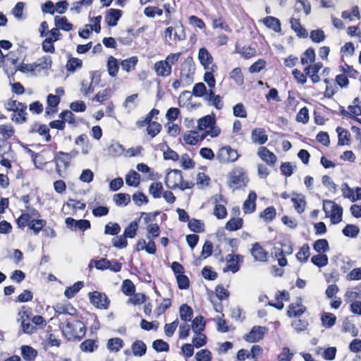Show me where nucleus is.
Returning <instances> with one entry per match:
<instances>
[{
	"instance_id": "c756f323",
	"label": "nucleus",
	"mask_w": 361,
	"mask_h": 361,
	"mask_svg": "<svg viewBox=\"0 0 361 361\" xmlns=\"http://www.w3.org/2000/svg\"><path fill=\"white\" fill-rule=\"evenodd\" d=\"M321 320L323 326L326 329H329L332 327L335 324L336 321V317L332 313L324 312L322 315Z\"/></svg>"
},
{
	"instance_id": "5701e85b",
	"label": "nucleus",
	"mask_w": 361,
	"mask_h": 361,
	"mask_svg": "<svg viewBox=\"0 0 361 361\" xmlns=\"http://www.w3.org/2000/svg\"><path fill=\"white\" fill-rule=\"evenodd\" d=\"M131 349L135 356L142 357L146 353L147 346L142 341L137 340L132 344Z\"/></svg>"
},
{
	"instance_id": "72a5a7b5",
	"label": "nucleus",
	"mask_w": 361,
	"mask_h": 361,
	"mask_svg": "<svg viewBox=\"0 0 361 361\" xmlns=\"http://www.w3.org/2000/svg\"><path fill=\"white\" fill-rule=\"evenodd\" d=\"M82 287L83 283L82 281H78L72 286L68 287L64 292V295L67 298L71 299L73 298Z\"/></svg>"
},
{
	"instance_id": "8fccbe9b",
	"label": "nucleus",
	"mask_w": 361,
	"mask_h": 361,
	"mask_svg": "<svg viewBox=\"0 0 361 361\" xmlns=\"http://www.w3.org/2000/svg\"><path fill=\"white\" fill-rule=\"evenodd\" d=\"M138 60L136 56H131L127 59L123 60L121 66L123 70L129 72L132 68H134Z\"/></svg>"
},
{
	"instance_id": "dca6fc26",
	"label": "nucleus",
	"mask_w": 361,
	"mask_h": 361,
	"mask_svg": "<svg viewBox=\"0 0 361 361\" xmlns=\"http://www.w3.org/2000/svg\"><path fill=\"white\" fill-rule=\"evenodd\" d=\"M251 255L255 261L265 262L268 252L259 243H255L251 249Z\"/></svg>"
},
{
	"instance_id": "0eeeda50",
	"label": "nucleus",
	"mask_w": 361,
	"mask_h": 361,
	"mask_svg": "<svg viewBox=\"0 0 361 361\" xmlns=\"http://www.w3.org/2000/svg\"><path fill=\"white\" fill-rule=\"evenodd\" d=\"M225 261L226 266L223 269V271H231L235 274L239 271L240 264L243 262V257L240 255L228 254Z\"/></svg>"
},
{
	"instance_id": "f3484780",
	"label": "nucleus",
	"mask_w": 361,
	"mask_h": 361,
	"mask_svg": "<svg viewBox=\"0 0 361 361\" xmlns=\"http://www.w3.org/2000/svg\"><path fill=\"white\" fill-rule=\"evenodd\" d=\"M121 15L122 11L121 10L111 8L105 16V20L109 26L114 27L117 25V22L121 17Z\"/></svg>"
},
{
	"instance_id": "ea45409f",
	"label": "nucleus",
	"mask_w": 361,
	"mask_h": 361,
	"mask_svg": "<svg viewBox=\"0 0 361 361\" xmlns=\"http://www.w3.org/2000/svg\"><path fill=\"white\" fill-rule=\"evenodd\" d=\"M147 234V240L154 239L157 238L160 234L159 226L157 224H151L147 226L146 228Z\"/></svg>"
},
{
	"instance_id": "2f4dec72",
	"label": "nucleus",
	"mask_w": 361,
	"mask_h": 361,
	"mask_svg": "<svg viewBox=\"0 0 361 361\" xmlns=\"http://www.w3.org/2000/svg\"><path fill=\"white\" fill-rule=\"evenodd\" d=\"M109 153L110 155L113 157H119L121 155H124L125 154V148L121 145L119 142H113L109 147Z\"/></svg>"
},
{
	"instance_id": "49530a36",
	"label": "nucleus",
	"mask_w": 361,
	"mask_h": 361,
	"mask_svg": "<svg viewBox=\"0 0 361 361\" xmlns=\"http://www.w3.org/2000/svg\"><path fill=\"white\" fill-rule=\"evenodd\" d=\"M343 209L341 206L336 204V208L330 213L331 221L332 224H338L342 221Z\"/></svg>"
},
{
	"instance_id": "a18cd8bd",
	"label": "nucleus",
	"mask_w": 361,
	"mask_h": 361,
	"mask_svg": "<svg viewBox=\"0 0 361 361\" xmlns=\"http://www.w3.org/2000/svg\"><path fill=\"white\" fill-rule=\"evenodd\" d=\"M314 250L319 252H325L329 250V243L326 239L317 240L313 244Z\"/></svg>"
},
{
	"instance_id": "de8ad7c7",
	"label": "nucleus",
	"mask_w": 361,
	"mask_h": 361,
	"mask_svg": "<svg viewBox=\"0 0 361 361\" xmlns=\"http://www.w3.org/2000/svg\"><path fill=\"white\" fill-rule=\"evenodd\" d=\"M310 255V248L307 244L302 246L300 251L297 253L296 257L301 262H307Z\"/></svg>"
},
{
	"instance_id": "6e6d98bb",
	"label": "nucleus",
	"mask_w": 361,
	"mask_h": 361,
	"mask_svg": "<svg viewBox=\"0 0 361 361\" xmlns=\"http://www.w3.org/2000/svg\"><path fill=\"white\" fill-rule=\"evenodd\" d=\"M138 228V224L136 221H133L125 228L123 235L126 238H133L135 236Z\"/></svg>"
},
{
	"instance_id": "338daca9",
	"label": "nucleus",
	"mask_w": 361,
	"mask_h": 361,
	"mask_svg": "<svg viewBox=\"0 0 361 361\" xmlns=\"http://www.w3.org/2000/svg\"><path fill=\"white\" fill-rule=\"evenodd\" d=\"M0 134L7 140L14 135V129L11 124L1 125L0 126Z\"/></svg>"
},
{
	"instance_id": "3c124183",
	"label": "nucleus",
	"mask_w": 361,
	"mask_h": 361,
	"mask_svg": "<svg viewBox=\"0 0 361 361\" xmlns=\"http://www.w3.org/2000/svg\"><path fill=\"white\" fill-rule=\"evenodd\" d=\"M113 200L116 204V205L121 206L127 205L130 201V197L128 194L118 193L114 195Z\"/></svg>"
},
{
	"instance_id": "6ab92c4d",
	"label": "nucleus",
	"mask_w": 361,
	"mask_h": 361,
	"mask_svg": "<svg viewBox=\"0 0 361 361\" xmlns=\"http://www.w3.org/2000/svg\"><path fill=\"white\" fill-rule=\"evenodd\" d=\"M257 195L255 192H250L247 199L244 202L243 205V212L245 214L252 213L255 210Z\"/></svg>"
},
{
	"instance_id": "680f3d73",
	"label": "nucleus",
	"mask_w": 361,
	"mask_h": 361,
	"mask_svg": "<svg viewBox=\"0 0 361 361\" xmlns=\"http://www.w3.org/2000/svg\"><path fill=\"white\" fill-rule=\"evenodd\" d=\"M135 288L133 283L129 280L126 279L122 283V291L126 295H133L135 293Z\"/></svg>"
},
{
	"instance_id": "4be33fe9",
	"label": "nucleus",
	"mask_w": 361,
	"mask_h": 361,
	"mask_svg": "<svg viewBox=\"0 0 361 361\" xmlns=\"http://www.w3.org/2000/svg\"><path fill=\"white\" fill-rule=\"evenodd\" d=\"M216 70L217 66L216 65H212L209 70H206V72L204 75V81L207 84L210 90L215 87L216 80L214 79L213 73Z\"/></svg>"
},
{
	"instance_id": "37998d69",
	"label": "nucleus",
	"mask_w": 361,
	"mask_h": 361,
	"mask_svg": "<svg viewBox=\"0 0 361 361\" xmlns=\"http://www.w3.org/2000/svg\"><path fill=\"white\" fill-rule=\"evenodd\" d=\"M315 52L312 48H308L301 56V63L302 65L312 63L315 61Z\"/></svg>"
},
{
	"instance_id": "13d9d810",
	"label": "nucleus",
	"mask_w": 361,
	"mask_h": 361,
	"mask_svg": "<svg viewBox=\"0 0 361 361\" xmlns=\"http://www.w3.org/2000/svg\"><path fill=\"white\" fill-rule=\"evenodd\" d=\"M207 93L206 87L203 82L196 83L192 88V94L195 97H200L204 96L205 98Z\"/></svg>"
},
{
	"instance_id": "a19ab883",
	"label": "nucleus",
	"mask_w": 361,
	"mask_h": 361,
	"mask_svg": "<svg viewBox=\"0 0 361 361\" xmlns=\"http://www.w3.org/2000/svg\"><path fill=\"white\" fill-rule=\"evenodd\" d=\"M163 191V185L160 182L152 183L149 188V192L154 198H159Z\"/></svg>"
},
{
	"instance_id": "a878e982",
	"label": "nucleus",
	"mask_w": 361,
	"mask_h": 361,
	"mask_svg": "<svg viewBox=\"0 0 361 361\" xmlns=\"http://www.w3.org/2000/svg\"><path fill=\"white\" fill-rule=\"evenodd\" d=\"M21 354L23 357L27 361H32L37 355L36 350L28 345H23L21 347Z\"/></svg>"
},
{
	"instance_id": "aec40b11",
	"label": "nucleus",
	"mask_w": 361,
	"mask_h": 361,
	"mask_svg": "<svg viewBox=\"0 0 361 361\" xmlns=\"http://www.w3.org/2000/svg\"><path fill=\"white\" fill-rule=\"evenodd\" d=\"M205 100H207L209 105L215 106L217 109H221L224 106L221 97L219 95H216L212 90H209L206 94Z\"/></svg>"
},
{
	"instance_id": "c03bdc74",
	"label": "nucleus",
	"mask_w": 361,
	"mask_h": 361,
	"mask_svg": "<svg viewBox=\"0 0 361 361\" xmlns=\"http://www.w3.org/2000/svg\"><path fill=\"white\" fill-rule=\"evenodd\" d=\"M336 132L338 135V144L339 145H344L347 144L350 136L349 131L342 128L341 127H338L336 128Z\"/></svg>"
},
{
	"instance_id": "ddd939ff",
	"label": "nucleus",
	"mask_w": 361,
	"mask_h": 361,
	"mask_svg": "<svg viewBox=\"0 0 361 361\" xmlns=\"http://www.w3.org/2000/svg\"><path fill=\"white\" fill-rule=\"evenodd\" d=\"M251 140L252 143L262 145L267 142L268 136L264 128H257L252 130Z\"/></svg>"
},
{
	"instance_id": "e2e57ef3",
	"label": "nucleus",
	"mask_w": 361,
	"mask_h": 361,
	"mask_svg": "<svg viewBox=\"0 0 361 361\" xmlns=\"http://www.w3.org/2000/svg\"><path fill=\"white\" fill-rule=\"evenodd\" d=\"M212 353L208 349H202L195 354L197 361H212Z\"/></svg>"
},
{
	"instance_id": "c85d7f7f",
	"label": "nucleus",
	"mask_w": 361,
	"mask_h": 361,
	"mask_svg": "<svg viewBox=\"0 0 361 361\" xmlns=\"http://www.w3.org/2000/svg\"><path fill=\"white\" fill-rule=\"evenodd\" d=\"M180 317L184 322H190L192 317V308L186 304L182 305L179 308Z\"/></svg>"
},
{
	"instance_id": "bf43d9fd",
	"label": "nucleus",
	"mask_w": 361,
	"mask_h": 361,
	"mask_svg": "<svg viewBox=\"0 0 361 361\" xmlns=\"http://www.w3.org/2000/svg\"><path fill=\"white\" fill-rule=\"evenodd\" d=\"M312 262L319 267H322L328 264L329 259L326 255H316L311 259Z\"/></svg>"
},
{
	"instance_id": "393cba45",
	"label": "nucleus",
	"mask_w": 361,
	"mask_h": 361,
	"mask_svg": "<svg viewBox=\"0 0 361 361\" xmlns=\"http://www.w3.org/2000/svg\"><path fill=\"white\" fill-rule=\"evenodd\" d=\"M264 25L269 28L278 32L281 31V23L280 20L272 16H267L263 20Z\"/></svg>"
},
{
	"instance_id": "4c0bfd02",
	"label": "nucleus",
	"mask_w": 361,
	"mask_h": 361,
	"mask_svg": "<svg viewBox=\"0 0 361 361\" xmlns=\"http://www.w3.org/2000/svg\"><path fill=\"white\" fill-rule=\"evenodd\" d=\"M123 345V341L120 338H110L107 343V348L113 352H118Z\"/></svg>"
},
{
	"instance_id": "9d476101",
	"label": "nucleus",
	"mask_w": 361,
	"mask_h": 361,
	"mask_svg": "<svg viewBox=\"0 0 361 361\" xmlns=\"http://www.w3.org/2000/svg\"><path fill=\"white\" fill-rule=\"evenodd\" d=\"M266 329L265 327L255 326L247 334L244 336V339L250 343L258 342L263 338Z\"/></svg>"
},
{
	"instance_id": "473e14b6",
	"label": "nucleus",
	"mask_w": 361,
	"mask_h": 361,
	"mask_svg": "<svg viewBox=\"0 0 361 361\" xmlns=\"http://www.w3.org/2000/svg\"><path fill=\"white\" fill-rule=\"evenodd\" d=\"M54 310L56 314V318L59 320V324H65L66 312V304L58 303L54 307Z\"/></svg>"
},
{
	"instance_id": "39448f33",
	"label": "nucleus",
	"mask_w": 361,
	"mask_h": 361,
	"mask_svg": "<svg viewBox=\"0 0 361 361\" xmlns=\"http://www.w3.org/2000/svg\"><path fill=\"white\" fill-rule=\"evenodd\" d=\"M195 66L192 59H187L180 67V81L186 85H190L193 81Z\"/></svg>"
},
{
	"instance_id": "f257e3e1",
	"label": "nucleus",
	"mask_w": 361,
	"mask_h": 361,
	"mask_svg": "<svg viewBox=\"0 0 361 361\" xmlns=\"http://www.w3.org/2000/svg\"><path fill=\"white\" fill-rule=\"evenodd\" d=\"M59 327L64 336L71 341H80L86 333L84 323L71 318L66 319L65 324H59Z\"/></svg>"
},
{
	"instance_id": "69168bd1",
	"label": "nucleus",
	"mask_w": 361,
	"mask_h": 361,
	"mask_svg": "<svg viewBox=\"0 0 361 361\" xmlns=\"http://www.w3.org/2000/svg\"><path fill=\"white\" fill-rule=\"evenodd\" d=\"M152 348L157 352H168L169 350V344L161 339L155 340L152 343Z\"/></svg>"
},
{
	"instance_id": "e433bc0d",
	"label": "nucleus",
	"mask_w": 361,
	"mask_h": 361,
	"mask_svg": "<svg viewBox=\"0 0 361 361\" xmlns=\"http://www.w3.org/2000/svg\"><path fill=\"white\" fill-rule=\"evenodd\" d=\"M51 58L49 56H44L39 58L34 63L35 68L39 67L41 69H49L51 67Z\"/></svg>"
},
{
	"instance_id": "cd10ccee",
	"label": "nucleus",
	"mask_w": 361,
	"mask_h": 361,
	"mask_svg": "<svg viewBox=\"0 0 361 361\" xmlns=\"http://www.w3.org/2000/svg\"><path fill=\"white\" fill-rule=\"evenodd\" d=\"M106 66L109 75L114 77L117 75L119 66L116 59L110 56L108 59Z\"/></svg>"
},
{
	"instance_id": "7c9ffc66",
	"label": "nucleus",
	"mask_w": 361,
	"mask_h": 361,
	"mask_svg": "<svg viewBox=\"0 0 361 361\" xmlns=\"http://www.w3.org/2000/svg\"><path fill=\"white\" fill-rule=\"evenodd\" d=\"M20 327L22 331L27 334H32L37 330V328L30 322L29 316H26V319L23 318V317H22V321L20 322Z\"/></svg>"
},
{
	"instance_id": "f704fd0d",
	"label": "nucleus",
	"mask_w": 361,
	"mask_h": 361,
	"mask_svg": "<svg viewBox=\"0 0 361 361\" xmlns=\"http://www.w3.org/2000/svg\"><path fill=\"white\" fill-rule=\"evenodd\" d=\"M215 124V119L210 115L204 116L198 121V128L200 130H206Z\"/></svg>"
},
{
	"instance_id": "20e7f679",
	"label": "nucleus",
	"mask_w": 361,
	"mask_h": 361,
	"mask_svg": "<svg viewBox=\"0 0 361 361\" xmlns=\"http://www.w3.org/2000/svg\"><path fill=\"white\" fill-rule=\"evenodd\" d=\"M93 266L99 270L109 269L114 272H118L122 268V264L116 260H109L106 258H101L99 260L92 259L90 262L89 267L92 269Z\"/></svg>"
},
{
	"instance_id": "774afa93",
	"label": "nucleus",
	"mask_w": 361,
	"mask_h": 361,
	"mask_svg": "<svg viewBox=\"0 0 361 361\" xmlns=\"http://www.w3.org/2000/svg\"><path fill=\"white\" fill-rule=\"evenodd\" d=\"M348 109L352 114V116L361 115V100L358 98H355L353 104L348 106Z\"/></svg>"
},
{
	"instance_id": "6e6552de",
	"label": "nucleus",
	"mask_w": 361,
	"mask_h": 361,
	"mask_svg": "<svg viewBox=\"0 0 361 361\" xmlns=\"http://www.w3.org/2000/svg\"><path fill=\"white\" fill-rule=\"evenodd\" d=\"M91 303L97 308L106 310L109 305V300L106 294L94 291L89 293Z\"/></svg>"
},
{
	"instance_id": "7ed1b4c3",
	"label": "nucleus",
	"mask_w": 361,
	"mask_h": 361,
	"mask_svg": "<svg viewBox=\"0 0 361 361\" xmlns=\"http://www.w3.org/2000/svg\"><path fill=\"white\" fill-rule=\"evenodd\" d=\"M248 179L242 168H235L228 174V186L233 190L244 187Z\"/></svg>"
},
{
	"instance_id": "603ef678",
	"label": "nucleus",
	"mask_w": 361,
	"mask_h": 361,
	"mask_svg": "<svg viewBox=\"0 0 361 361\" xmlns=\"http://www.w3.org/2000/svg\"><path fill=\"white\" fill-rule=\"evenodd\" d=\"M80 347L81 350L85 353H92L97 348L95 341L92 339H87L84 341L80 344Z\"/></svg>"
},
{
	"instance_id": "0e129e2a",
	"label": "nucleus",
	"mask_w": 361,
	"mask_h": 361,
	"mask_svg": "<svg viewBox=\"0 0 361 361\" xmlns=\"http://www.w3.org/2000/svg\"><path fill=\"white\" fill-rule=\"evenodd\" d=\"M310 37L312 42L316 43L322 42L326 38L324 31L319 29L312 30Z\"/></svg>"
},
{
	"instance_id": "f8f14e48",
	"label": "nucleus",
	"mask_w": 361,
	"mask_h": 361,
	"mask_svg": "<svg viewBox=\"0 0 361 361\" xmlns=\"http://www.w3.org/2000/svg\"><path fill=\"white\" fill-rule=\"evenodd\" d=\"M56 161V170L60 177H63V171H61L59 166V162H60L65 168L69 166L71 161L70 155H68L67 152H59L54 157Z\"/></svg>"
},
{
	"instance_id": "79ce46f5",
	"label": "nucleus",
	"mask_w": 361,
	"mask_h": 361,
	"mask_svg": "<svg viewBox=\"0 0 361 361\" xmlns=\"http://www.w3.org/2000/svg\"><path fill=\"white\" fill-rule=\"evenodd\" d=\"M291 201L293 203V207L299 213L301 214L304 212L305 208L306 202L303 197L298 195L295 197H292Z\"/></svg>"
},
{
	"instance_id": "4d7b16f0",
	"label": "nucleus",
	"mask_w": 361,
	"mask_h": 361,
	"mask_svg": "<svg viewBox=\"0 0 361 361\" xmlns=\"http://www.w3.org/2000/svg\"><path fill=\"white\" fill-rule=\"evenodd\" d=\"M205 323L202 316L196 317L192 323V329L195 333H200L204 330Z\"/></svg>"
},
{
	"instance_id": "09e8293b",
	"label": "nucleus",
	"mask_w": 361,
	"mask_h": 361,
	"mask_svg": "<svg viewBox=\"0 0 361 361\" xmlns=\"http://www.w3.org/2000/svg\"><path fill=\"white\" fill-rule=\"evenodd\" d=\"M243 226V219L240 218H232L226 224V229L228 231H236Z\"/></svg>"
},
{
	"instance_id": "c9c22d12",
	"label": "nucleus",
	"mask_w": 361,
	"mask_h": 361,
	"mask_svg": "<svg viewBox=\"0 0 361 361\" xmlns=\"http://www.w3.org/2000/svg\"><path fill=\"white\" fill-rule=\"evenodd\" d=\"M305 311V307L302 305H294L291 304L288 307V315L290 317H299L302 315Z\"/></svg>"
},
{
	"instance_id": "b1692460",
	"label": "nucleus",
	"mask_w": 361,
	"mask_h": 361,
	"mask_svg": "<svg viewBox=\"0 0 361 361\" xmlns=\"http://www.w3.org/2000/svg\"><path fill=\"white\" fill-rule=\"evenodd\" d=\"M290 25L291 28L297 33L298 37L302 38H306L307 37V31L301 25L298 19L291 18Z\"/></svg>"
},
{
	"instance_id": "9b49d317",
	"label": "nucleus",
	"mask_w": 361,
	"mask_h": 361,
	"mask_svg": "<svg viewBox=\"0 0 361 361\" xmlns=\"http://www.w3.org/2000/svg\"><path fill=\"white\" fill-rule=\"evenodd\" d=\"M198 59L204 70H209L213 63V57L206 48H200L198 51Z\"/></svg>"
},
{
	"instance_id": "a211bd4d",
	"label": "nucleus",
	"mask_w": 361,
	"mask_h": 361,
	"mask_svg": "<svg viewBox=\"0 0 361 361\" xmlns=\"http://www.w3.org/2000/svg\"><path fill=\"white\" fill-rule=\"evenodd\" d=\"M60 102L59 96L50 94L47 96V107L46 108L47 114H53L57 111V106Z\"/></svg>"
},
{
	"instance_id": "bb28decb",
	"label": "nucleus",
	"mask_w": 361,
	"mask_h": 361,
	"mask_svg": "<svg viewBox=\"0 0 361 361\" xmlns=\"http://www.w3.org/2000/svg\"><path fill=\"white\" fill-rule=\"evenodd\" d=\"M54 23L56 27L65 31H70L73 29V25L68 22L66 17L56 16L54 18Z\"/></svg>"
},
{
	"instance_id": "1a4fd4ad",
	"label": "nucleus",
	"mask_w": 361,
	"mask_h": 361,
	"mask_svg": "<svg viewBox=\"0 0 361 361\" xmlns=\"http://www.w3.org/2000/svg\"><path fill=\"white\" fill-rule=\"evenodd\" d=\"M183 179L182 173L180 170L173 169L171 171L165 178V184L167 188L175 189L180 185Z\"/></svg>"
},
{
	"instance_id": "58836bf2",
	"label": "nucleus",
	"mask_w": 361,
	"mask_h": 361,
	"mask_svg": "<svg viewBox=\"0 0 361 361\" xmlns=\"http://www.w3.org/2000/svg\"><path fill=\"white\" fill-rule=\"evenodd\" d=\"M140 174L135 171H130L126 177V183L130 186L136 187L140 183Z\"/></svg>"
},
{
	"instance_id": "2eb2a0df",
	"label": "nucleus",
	"mask_w": 361,
	"mask_h": 361,
	"mask_svg": "<svg viewBox=\"0 0 361 361\" xmlns=\"http://www.w3.org/2000/svg\"><path fill=\"white\" fill-rule=\"evenodd\" d=\"M154 70L157 75L167 77L171 73V66L165 60L155 63Z\"/></svg>"
},
{
	"instance_id": "5fc2aeb1",
	"label": "nucleus",
	"mask_w": 361,
	"mask_h": 361,
	"mask_svg": "<svg viewBox=\"0 0 361 361\" xmlns=\"http://www.w3.org/2000/svg\"><path fill=\"white\" fill-rule=\"evenodd\" d=\"M230 78L233 79L238 85H242L244 83L243 75L240 68L233 69L230 73Z\"/></svg>"
},
{
	"instance_id": "864d4df0",
	"label": "nucleus",
	"mask_w": 361,
	"mask_h": 361,
	"mask_svg": "<svg viewBox=\"0 0 361 361\" xmlns=\"http://www.w3.org/2000/svg\"><path fill=\"white\" fill-rule=\"evenodd\" d=\"M359 231V228L353 224H348L342 231L344 235L350 238H355L358 235Z\"/></svg>"
},
{
	"instance_id": "f03ea898",
	"label": "nucleus",
	"mask_w": 361,
	"mask_h": 361,
	"mask_svg": "<svg viewBox=\"0 0 361 361\" xmlns=\"http://www.w3.org/2000/svg\"><path fill=\"white\" fill-rule=\"evenodd\" d=\"M5 108L8 111H13L14 113L11 117V120L13 122L20 124L27 121V105L25 103L9 99L5 104Z\"/></svg>"
},
{
	"instance_id": "052dcab7",
	"label": "nucleus",
	"mask_w": 361,
	"mask_h": 361,
	"mask_svg": "<svg viewBox=\"0 0 361 361\" xmlns=\"http://www.w3.org/2000/svg\"><path fill=\"white\" fill-rule=\"evenodd\" d=\"M276 214L275 208L274 207H269L259 214V216L264 219L266 221H271L275 218Z\"/></svg>"
},
{
	"instance_id": "4468645a",
	"label": "nucleus",
	"mask_w": 361,
	"mask_h": 361,
	"mask_svg": "<svg viewBox=\"0 0 361 361\" xmlns=\"http://www.w3.org/2000/svg\"><path fill=\"white\" fill-rule=\"evenodd\" d=\"M257 155L269 165H274L277 160L276 156L264 147L259 148Z\"/></svg>"
},
{
	"instance_id": "423d86ee",
	"label": "nucleus",
	"mask_w": 361,
	"mask_h": 361,
	"mask_svg": "<svg viewBox=\"0 0 361 361\" xmlns=\"http://www.w3.org/2000/svg\"><path fill=\"white\" fill-rule=\"evenodd\" d=\"M239 157L237 150L230 146H224L219 149L216 154V159L221 163L233 162Z\"/></svg>"
},
{
	"instance_id": "412c9836",
	"label": "nucleus",
	"mask_w": 361,
	"mask_h": 361,
	"mask_svg": "<svg viewBox=\"0 0 361 361\" xmlns=\"http://www.w3.org/2000/svg\"><path fill=\"white\" fill-rule=\"evenodd\" d=\"M204 137L205 135L200 136L196 131H188L184 134L183 140L188 145H195Z\"/></svg>"
}]
</instances>
